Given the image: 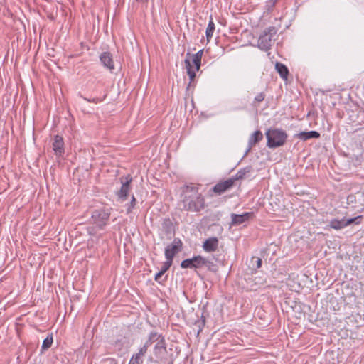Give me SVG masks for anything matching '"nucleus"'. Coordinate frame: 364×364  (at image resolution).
Segmentation results:
<instances>
[{"label":"nucleus","instance_id":"1","mask_svg":"<svg viewBox=\"0 0 364 364\" xmlns=\"http://www.w3.org/2000/svg\"><path fill=\"white\" fill-rule=\"evenodd\" d=\"M182 210L191 212H200L205 208V198L196 186L186 185L182 188Z\"/></svg>","mask_w":364,"mask_h":364},{"label":"nucleus","instance_id":"2","mask_svg":"<svg viewBox=\"0 0 364 364\" xmlns=\"http://www.w3.org/2000/svg\"><path fill=\"white\" fill-rule=\"evenodd\" d=\"M267 146L270 149H275L283 146L287 139V134L285 131L274 128L269 129L266 133Z\"/></svg>","mask_w":364,"mask_h":364},{"label":"nucleus","instance_id":"3","mask_svg":"<svg viewBox=\"0 0 364 364\" xmlns=\"http://www.w3.org/2000/svg\"><path fill=\"white\" fill-rule=\"evenodd\" d=\"M110 215V208L95 210L92 212L91 216L92 223L95 224L99 229L103 230L108 224Z\"/></svg>","mask_w":364,"mask_h":364},{"label":"nucleus","instance_id":"4","mask_svg":"<svg viewBox=\"0 0 364 364\" xmlns=\"http://www.w3.org/2000/svg\"><path fill=\"white\" fill-rule=\"evenodd\" d=\"M277 32V29L274 26L265 29L258 39V47L265 51L269 50Z\"/></svg>","mask_w":364,"mask_h":364},{"label":"nucleus","instance_id":"5","mask_svg":"<svg viewBox=\"0 0 364 364\" xmlns=\"http://www.w3.org/2000/svg\"><path fill=\"white\" fill-rule=\"evenodd\" d=\"M363 215H358L357 217L349 219H346V218H343L341 220L332 219L330 220L328 226L331 228L339 230L353 223L358 225L361 223Z\"/></svg>","mask_w":364,"mask_h":364},{"label":"nucleus","instance_id":"6","mask_svg":"<svg viewBox=\"0 0 364 364\" xmlns=\"http://www.w3.org/2000/svg\"><path fill=\"white\" fill-rule=\"evenodd\" d=\"M120 181L122 186L120 190L117 192V196L122 202H124L128 198L129 193L131 189L130 184L132 181V178L128 175L126 177H122Z\"/></svg>","mask_w":364,"mask_h":364},{"label":"nucleus","instance_id":"7","mask_svg":"<svg viewBox=\"0 0 364 364\" xmlns=\"http://www.w3.org/2000/svg\"><path fill=\"white\" fill-rule=\"evenodd\" d=\"M204 257L198 255L192 258L186 259L181 263V267L183 269H200L204 267Z\"/></svg>","mask_w":364,"mask_h":364},{"label":"nucleus","instance_id":"8","mask_svg":"<svg viewBox=\"0 0 364 364\" xmlns=\"http://www.w3.org/2000/svg\"><path fill=\"white\" fill-rule=\"evenodd\" d=\"M182 242L180 239L175 238L173 241L165 249V257L166 259L173 262L175 255L181 250Z\"/></svg>","mask_w":364,"mask_h":364},{"label":"nucleus","instance_id":"9","mask_svg":"<svg viewBox=\"0 0 364 364\" xmlns=\"http://www.w3.org/2000/svg\"><path fill=\"white\" fill-rule=\"evenodd\" d=\"M235 185L234 180L229 178L225 181H222L216 183L210 191L216 195H222L228 190H230Z\"/></svg>","mask_w":364,"mask_h":364},{"label":"nucleus","instance_id":"10","mask_svg":"<svg viewBox=\"0 0 364 364\" xmlns=\"http://www.w3.org/2000/svg\"><path fill=\"white\" fill-rule=\"evenodd\" d=\"M53 149L56 156H61L64 152V141L62 136L56 135L53 142Z\"/></svg>","mask_w":364,"mask_h":364},{"label":"nucleus","instance_id":"11","mask_svg":"<svg viewBox=\"0 0 364 364\" xmlns=\"http://www.w3.org/2000/svg\"><path fill=\"white\" fill-rule=\"evenodd\" d=\"M100 60L102 64L110 71L114 69L112 55L109 52H103L100 56Z\"/></svg>","mask_w":364,"mask_h":364},{"label":"nucleus","instance_id":"12","mask_svg":"<svg viewBox=\"0 0 364 364\" xmlns=\"http://www.w3.org/2000/svg\"><path fill=\"white\" fill-rule=\"evenodd\" d=\"M263 139V134L259 130L255 131L252 134L248 140V148L246 151L245 154L250 151L252 148L255 146L257 143Z\"/></svg>","mask_w":364,"mask_h":364},{"label":"nucleus","instance_id":"13","mask_svg":"<svg viewBox=\"0 0 364 364\" xmlns=\"http://www.w3.org/2000/svg\"><path fill=\"white\" fill-rule=\"evenodd\" d=\"M218 240L215 237H210L205 240L203 244V250L207 252H214L218 249Z\"/></svg>","mask_w":364,"mask_h":364},{"label":"nucleus","instance_id":"14","mask_svg":"<svg viewBox=\"0 0 364 364\" xmlns=\"http://www.w3.org/2000/svg\"><path fill=\"white\" fill-rule=\"evenodd\" d=\"M320 133L317 131H309V132H301L298 134H294V137L304 141H307L310 139H318L320 137Z\"/></svg>","mask_w":364,"mask_h":364},{"label":"nucleus","instance_id":"15","mask_svg":"<svg viewBox=\"0 0 364 364\" xmlns=\"http://www.w3.org/2000/svg\"><path fill=\"white\" fill-rule=\"evenodd\" d=\"M252 214V213H245L241 215L232 213L231 215V224L233 225H240L245 223V221L248 220L251 217Z\"/></svg>","mask_w":364,"mask_h":364},{"label":"nucleus","instance_id":"16","mask_svg":"<svg viewBox=\"0 0 364 364\" xmlns=\"http://www.w3.org/2000/svg\"><path fill=\"white\" fill-rule=\"evenodd\" d=\"M153 351L157 358H160L161 355L167 352L165 338L154 345Z\"/></svg>","mask_w":364,"mask_h":364},{"label":"nucleus","instance_id":"17","mask_svg":"<svg viewBox=\"0 0 364 364\" xmlns=\"http://www.w3.org/2000/svg\"><path fill=\"white\" fill-rule=\"evenodd\" d=\"M190 53H187V58L184 60L186 69L187 70V74L190 78V82L188 85V88L191 85L192 82L194 80L196 77V70L193 69L192 65L191 63V60L189 58Z\"/></svg>","mask_w":364,"mask_h":364},{"label":"nucleus","instance_id":"18","mask_svg":"<svg viewBox=\"0 0 364 364\" xmlns=\"http://www.w3.org/2000/svg\"><path fill=\"white\" fill-rule=\"evenodd\" d=\"M164 338L165 337L161 333H159L155 331H152L149 333L148 338L145 342L150 346L154 343H157Z\"/></svg>","mask_w":364,"mask_h":364},{"label":"nucleus","instance_id":"19","mask_svg":"<svg viewBox=\"0 0 364 364\" xmlns=\"http://www.w3.org/2000/svg\"><path fill=\"white\" fill-rule=\"evenodd\" d=\"M252 171V167L247 166L243 168L240 169L237 173L232 177H231L235 183L238 180L245 178Z\"/></svg>","mask_w":364,"mask_h":364},{"label":"nucleus","instance_id":"20","mask_svg":"<svg viewBox=\"0 0 364 364\" xmlns=\"http://www.w3.org/2000/svg\"><path fill=\"white\" fill-rule=\"evenodd\" d=\"M275 69L283 80L287 79L289 75V70L284 64L279 62L276 63Z\"/></svg>","mask_w":364,"mask_h":364},{"label":"nucleus","instance_id":"21","mask_svg":"<svg viewBox=\"0 0 364 364\" xmlns=\"http://www.w3.org/2000/svg\"><path fill=\"white\" fill-rule=\"evenodd\" d=\"M203 54V49L200 50L196 54L192 55V62L195 65V69L198 71L201 65V59Z\"/></svg>","mask_w":364,"mask_h":364},{"label":"nucleus","instance_id":"22","mask_svg":"<svg viewBox=\"0 0 364 364\" xmlns=\"http://www.w3.org/2000/svg\"><path fill=\"white\" fill-rule=\"evenodd\" d=\"M215 28V23L213 21L212 16H210V21H209V23H208V27H207V29L205 31L206 38H207L208 41H210V40L213 37Z\"/></svg>","mask_w":364,"mask_h":364},{"label":"nucleus","instance_id":"23","mask_svg":"<svg viewBox=\"0 0 364 364\" xmlns=\"http://www.w3.org/2000/svg\"><path fill=\"white\" fill-rule=\"evenodd\" d=\"M161 226H162L163 230H164L166 233H170L173 230V222L168 218H164L163 220Z\"/></svg>","mask_w":364,"mask_h":364},{"label":"nucleus","instance_id":"24","mask_svg":"<svg viewBox=\"0 0 364 364\" xmlns=\"http://www.w3.org/2000/svg\"><path fill=\"white\" fill-rule=\"evenodd\" d=\"M143 363L142 357L134 353L131 358L128 364H141Z\"/></svg>","mask_w":364,"mask_h":364},{"label":"nucleus","instance_id":"25","mask_svg":"<svg viewBox=\"0 0 364 364\" xmlns=\"http://www.w3.org/2000/svg\"><path fill=\"white\" fill-rule=\"evenodd\" d=\"M204 262H205L204 266H205L208 270H210L211 272L217 271V266L213 262L204 258Z\"/></svg>","mask_w":364,"mask_h":364},{"label":"nucleus","instance_id":"26","mask_svg":"<svg viewBox=\"0 0 364 364\" xmlns=\"http://www.w3.org/2000/svg\"><path fill=\"white\" fill-rule=\"evenodd\" d=\"M80 96L81 97H82L85 100H86V101H87L89 102H92V103L97 104L99 102H102L105 99L107 95H105L102 97H94V98H87V97H83L81 95H80Z\"/></svg>","mask_w":364,"mask_h":364},{"label":"nucleus","instance_id":"27","mask_svg":"<svg viewBox=\"0 0 364 364\" xmlns=\"http://www.w3.org/2000/svg\"><path fill=\"white\" fill-rule=\"evenodd\" d=\"M52 343H53V337L51 336H47L43 342L42 348L44 350H46L51 346Z\"/></svg>","mask_w":364,"mask_h":364},{"label":"nucleus","instance_id":"28","mask_svg":"<svg viewBox=\"0 0 364 364\" xmlns=\"http://www.w3.org/2000/svg\"><path fill=\"white\" fill-rule=\"evenodd\" d=\"M149 347V346L145 342L144 344L139 348L138 352L136 353L143 358L146 355Z\"/></svg>","mask_w":364,"mask_h":364},{"label":"nucleus","instance_id":"29","mask_svg":"<svg viewBox=\"0 0 364 364\" xmlns=\"http://www.w3.org/2000/svg\"><path fill=\"white\" fill-rule=\"evenodd\" d=\"M136 200L135 197L134 196H132V200H131L129 204L127 205V214L132 213V210L134 208V207L136 205Z\"/></svg>","mask_w":364,"mask_h":364},{"label":"nucleus","instance_id":"30","mask_svg":"<svg viewBox=\"0 0 364 364\" xmlns=\"http://www.w3.org/2000/svg\"><path fill=\"white\" fill-rule=\"evenodd\" d=\"M172 261L166 259V261L163 264L159 271L161 272V273L165 274L169 269V268L172 265Z\"/></svg>","mask_w":364,"mask_h":364},{"label":"nucleus","instance_id":"31","mask_svg":"<svg viewBox=\"0 0 364 364\" xmlns=\"http://www.w3.org/2000/svg\"><path fill=\"white\" fill-rule=\"evenodd\" d=\"M265 98V94L264 92L259 93L254 99L253 105H257V104L262 102Z\"/></svg>","mask_w":364,"mask_h":364},{"label":"nucleus","instance_id":"32","mask_svg":"<svg viewBox=\"0 0 364 364\" xmlns=\"http://www.w3.org/2000/svg\"><path fill=\"white\" fill-rule=\"evenodd\" d=\"M164 273H161V272H159L158 273L156 274L155 275V277H154V279L158 282H159V279L160 278L164 275Z\"/></svg>","mask_w":364,"mask_h":364},{"label":"nucleus","instance_id":"33","mask_svg":"<svg viewBox=\"0 0 364 364\" xmlns=\"http://www.w3.org/2000/svg\"><path fill=\"white\" fill-rule=\"evenodd\" d=\"M262 260L260 258H257V268H260L262 267Z\"/></svg>","mask_w":364,"mask_h":364},{"label":"nucleus","instance_id":"34","mask_svg":"<svg viewBox=\"0 0 364 364\" xmlns=\"http://www.w3.org/2000/svg\"><path fill=\"white\" fill-rule=\"evenodd\" d=\"M277 0H270V2L272 3V6H274Z\"/></svg>","mask_w":364,"mask_h":364},{"label":"nucleus","instance_id":"35","mask_svg":"<svg viewBox=\"0 0 364 364\" xmlns=\"http://www.w3.org/2000/svg\"><path fill=\"white\" fill-rule=\"evenodd\" d=\"M138 2H141V3H145V2H147L148 0H136Z\"/></svg>","mask_w":364,"mask_h":364}]
</instances>
